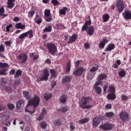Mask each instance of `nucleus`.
Returning <instances> with one entry per match:
<instances>
[{
  "label": "nucleus",
  "mask_w": 131,
  "mask_h": 131,
  "mask_svg": "<svg viewBox=\"0 0 131 131\" xmlns=\"http://www.w3.org/2000/svg\"><path fill=\"white\" fill-rule=\"evenodd\" d=\"M40 99L37 96H34L33 99L29 100L28 103L25 109L26 112H28L31 115H32L36 111L35 107L39 105Z\"/></svg>",
  "instance_id": "nucleus-1"
},
{
  "label": "nucleus",
  "mask_w": 131,
  "mask_h": 131,
  "mask_svg": "<svg viewBox=\"0 0 131 131\" xmlns=\"http://www.w3.org/2000/svg\"><path fill=\"white\" fill-rule=\"evenodd\" d=\"M91 98L88 97H82L81 100L79 101V105L80 108H82L83 109H90V108H92L93 106L92 105H86L89 104V102Z\"/></svg>",
  "instance_id": "nucleus-2"
},
{
  "label": "nucleus",
  "mask_w": 131,
  "mask_h": 131,
  "mask_svg": "<svg viewBox=\"0 0 131 131\" xmlns=\"http://www.w3.org/2000/svg\"><path fill=\"white\" fill-rule=\"evenodd\" d=\"M49 76H50V73L48 69H45L43 71V73L41 74L39 79L41 81L43 80H48L49 79Z\"/></svg>",
  "instance_id": "nucleus-3"
},
{
  "label": "nucleus",
  "mask_w": 131,
  "mask_h": 131,
  "mask_svg": "<svg viewBox=\"0 0 131 131\" xmlns=\"http://www.w3.org/2000/svg\"><path fill=\"white\" fill-rule=\"evenodd\" d=\"M47 48L48 49L49 53L51 54V55H54L55 53L57 52V47L53 43H48Z\"/></svg>",
  "instance_id": "nucleus-4"
},
{
  "label": "nucleus",
  "mask_w": 131,
  "mask_h": 131,
  "mask_svg": "<svg viewBox=\"0 0 131 131\" xmlns=\"http://www.w3.org/2000/svg\"><path fill=\"white\" fill-rule=\"evenodd\" d=\"M120 118L123 121H129V119H130V116L129 114L125 112H122L120 113Z\"/></svg>",
  "instance_id": "nucleus-5"
},
{
  "label": "nucleus",
  "mask_w": 131,
  "mask_h": 131,
  "mask_svg": "<svg viewBox=\"0 0 131 131\" xmlns=\"http://www.w3.org/2000/svg\"><path fill=\"white\" fill-rule=\"evenodd\" d=\"M116 7L118 9V12L119 13H121L123 9H124V5L123 4V2L121 1H119L117 2Z\"/></svg>",
  "instance_id": "nucleus-6"
},
{
  "label": "nucleus",
  "mask_w": 131,
  "mask_h": 131,
  "mask_svg": "<svg viewBox=\"0 0 131 131\" xmlns=\"http://www.w3.org/2000/svg\"><path fill=\"white\" fill-rule=\"evenodd\" d=\"M27 55L25 54L21 53L17 57V59L19 60L20 63H25L27 61Z\"/></svg>",
  "instance_id": "nucleus-7"
},
{
  "label": "nucleus",
  "mask_w": 131,
  "mask_h": 131,
  "mask_svg": "<svg viewBox=\"0 0 131 131\" xmlns=\"http://www.w3.org/2000/svg\"><path fill=\"white\" fill-rule=\"evenodd\" d=\"M113 125L111 124H105L99 126V128H102L104 130H108L112 129Z\"/></svg>",
  "instance_id": "nucleus-8"
},
{
  "label": "nucleus",
  "mask_w": 131,
  "mask_h": 131,
  "mask_svg": "<svg viewBox=\"0 0 131 131\" xmlns=\"http://www.w3.org/2000/svg\"><path fill=\"white\" fill-rule=\"evenodd\" d=\"M0 117L1 118V121L2 122H6L9 120V117L7 115V113H3L0 114Z\"/></svg>",
  "instance_id": "nucleus-9"
},
{
  "label": "nucleus",
  "mask_w": 131,
  "mask_h": 131,
  "mask_svg": "<svg viewBox=\"0 0 131 131\" xmlns=\"http://www.w3.org/2000/svg\"><path fill=\"white\" fill-rule=\"evenodd\" d=\"M123 16L125 18V19H127L129 20L131 19V13L129 10H125V11L123 13Z\"/></svg>",
  "instance_id": "nucleus-10"
},
{
  "label": "nucleus",
  "mask_w": 131,
  "mask_h": 131,
  "mask_svg": "<svg viewBox=\"0 0 131 131\" xmlns=\"http://www.w3.org/2000/svg\"><path fill=\"white\" fill-rule=\"evenodd\" d=\"M85 70L83 68H80L78 69L75 72L73 73L74 75H81L83 71Z\"/></svg>",
  "instance_id": "nucleus-11"
},
{
  "label": "nucleus",
  "mask_w": 131,
  "mask_h": 131,
  "mask_svg": "<svg viewBox=\"0 0 131 131\" xmlns=\"http://www.w3.org/2000/svg\"><path fill=\"white\" fill-rule=\"evenodd\" d=\"M92 123L94 126H98L100 124V118L96 117L93 119Z\"/></svg>",
  "instance_id": "nucleus-12"
},
{
  "label": "nucleus",
  "mask_w": 131,
  "mask_h": 131,
  "mask_svg": "<svg viewBox=\"0 0 131 131\" xmlns=\"http://www.w3.org/2000/svg\"><path fill=\"white\" fill-rule=\"evenodd\" d=\"M108 42V40L106 38H103L99 45V49H104L105 45Z\"/></svg>",
  "instance_id": "nucleus-13"
},
{
  "label": "nucleus",
  "mask_w": 131,
  "mask_h": 131,
  "mask_svg": "<svg viewBox=\"0 0 131 131\" xmlns=\"http://www.w3.org/2000/svg\"><path fill=\"white\" fill-rule=\"evenodd\" d=\"M76 39H77V35L74 34L72 36L70 37L69 42L70 43H72L74 42Z\"/></svg>",
  "instance_id": "nucleus-14"
},
{
  "label": "nucleus",
  "mask_w": 131,
  "mask_h": 131,
  "mask_svg": "<svg viewBox=\"0 0 131 131\" xmlns=\"http://www.w3.org/2000/svg\"><path fill=\"white\" fill-rule=\"evenodd\" d=\"M94 32L95 28H94V27L93 26H90L86 31L87 33L89 34V35H93Z\"/></svg>",
  "instance_id": "nucleus-15"
},
{
  "label": "nucleus",
  "mask_w": 131,
  "mask_h": 131,
  "mask_svg": "<svg viewBox=\"0 0 131 131\" xmlns=\"http://www.w3.org/2000/svg\"><path fill=\"white\" fill-rule=\"evenodd\" d=\"M15 0H8L7 8H8V9H12V8H14V6H15V4L13 3V2H15Z\"/></svg>",
  "instance_id": "nucleus-16"
},
{
  "label": "nucleus",
  "mask_w": 131,
  "mask_h": 131,
  "mask_svg": "<svg viewBox=\"0 0 131 131\" xmlns=\"http://www.w3.org/2000/svg\"><path fill=\"white\" fill-rule=\"evenodd\" d=\"M24 106V100H19L16 103V109L19 110L21 107Z\"/></svg>",
  "instance_id": "nucleus-17"
},
{
  "label": "nucleus",
  "mask_w": 131,
  "mask_h": 131,
  "mask_svg": "<svg viewBox=\"0 0 131 131\" xmlns=\"http://www.w3.org/2000/svg\"><path fill=\"white\" fill-rule=\"evenodd\" d=\"M71 81V77L69 76H65L62 79V82L63 83H67V82H70Z\"/></svg>",
  "instance_id": "nucleus-18"
},
{
  "label": "nucleus",
  "mask_w": 131,
  "mask_h": 131,
  "mask_svg": "<svg viewBox=\"0 0 131 131\" xmlns=\"http://www.w3.org/2000/svg\"><path fill=\"white\" fill-rule=\"evenodd\" d=\"M66 101H67V96L66 95H62L59 98V101L62 104H65Z\"/></svg>",
  "instance_id": "nucleus-19"
},
{
  "label": "nucleus",
  "mask_w": 131,
  "mask_h": 131,
  "mask_svg": "<svg viewBox=\"0 0 131 131\" xmlns=\"http://www.w3.org/2000/svg\"><path fill=\"white\" fill-rule=\"evenodd\" d=\"M105 78H107L106 75L105 74H101L98 76L97 80H100V81H102V80H103V79H105Z\"/></svg>",
  "instance_id": "nucleus-20"
},
{
  "label": "nucleus",
  "mask_w": 131,
  "mask_h": 131,
  "mask_svg": "<svg viewBox=\"0 0 131 131\" xmlns=\"http://www.w3.org/2000/svg\"><path fill=\"white\" fill-rule=\"evenodd\" d=\"M114 48H115V45H114V44H110L105 49V51L107 52L108 51H112V50H114Z\"/></svg>",
  "instance_id": "nucleus-21"
},
{
  "label": "nucleus",
  "mask_w": 131,
  "mask_h": 131,
  "mask_svg": "<svg viewBox=\"0 0 131 131\" xmlns=\"http://www.w3.org/2000/svg\"><path fill=\"white\" fill-rule=\"evenodd\" d=\"M26 37H28L29 38H32L33 37V32L32 30H30L27 32H25Z\"/></svg>",
  "instance_id": "nucleus-22"
},
{
  "label": "nucleus",
  "mask_w": 131,
  "mask_h": 131,
  "mask_svg": "<svg viewBox=\"0 0 131 131\" xmlns=\"http://www.w3.org/2000/svg\"><path fill=\"white\" fill-rule=\"evenodd\" d=\"M107 98L110 100H114L116 98V95L114 93H110L107 95Z\"/></svg>",
  "instance_id": "nucleus-23"
},
{
  "label": "nucleus",
  "mask_w": 131,
  "mask_h": 131,
  "mask_svg": "<svg viewBox=\"0 0 131 131\" xmlns=\"http://www.w3.org/2000/svg\"><path fill=\"white\" fill-rule=\"evenodd\" d=\"M15 28H16V29H24V28H25V25H23L21 23H18L16 24Z\"/></svg>",
  "instance_id": "nucleus-24"
},
{
  "label": "nucleus",
  "mask_w": 131,
  "mask_h": 131,
  "mask_svg": "<svg viewBox=\"0 0 131 131\" xmlns=\"http://www.w3.org/2000/svg\"><path fill=\"white\" fill-rule=\"evenodd\" d=\"M4 13L5 8H4V7H2L1 8H0V16H2V19H4V17H7V16H8V15L7 14H4Z\"/></svg>",
  "instance_id": "nucleus-25"
},
{
  "label": "nucleus",
  "mask_w": 131,
  "mask_h": 131,
  "mask_svg": "<svg viewBox=\"0 0 131 131\" xmlns=\"http://www.w3.org/2000/svg\"><path fill=\"white\" fill-rule=\"evenodd\" d=\"M94 89L95 90V92L98 95H101V94H102V88L100 86L94 87Z\"/></svg>",
  "instance_id": "nucleus-26"
},
{
  "label": "nucleus",
  "mask_w": 131,
  "mask_h": 131,
  "mask_svg": "<svg viewBox=\"0 0 131 131\" xmlns=\"http://www.w3.org/2000/svg\"><path fill=\"white\" fill-rule=\"evenodd\" d=\"M89 121H90V118H84L79 120L78 122L80 124H83L86 123V122H89Z\"/></svg>",
  "instance_id": "nucleus-27"
},
{
  "label": "nucleus",
  "mask_w": 131,
  "mask_h": 131,
  "mask_svg": "<svg viewBox=\"0 0 131 131\" xmlns=\"http://www.w3.org/2000/svg\"><path fill=\"white\" fill-rule=\"evenodd\" d=\"M68 110H69V107L68 106H62L59 110V111H60V112L63 113L67 112Z\"/></svg>",
  "instance_id": "nucleus-28"
},
{
  "label": "nucleus",
  "mask_w": 131,
  "mask_h": 131,
  "mask_svg": "<svg viewBox=\"0 0 131 131\" xmlns=\"http://www.w3.org/2000/svg\"><path fill=\"white\" fill-rule=\"evenodd\" d=\"M35 21L36 22V23H37V24H40V23H41V22H42V20L39 17V16L37 15L35 18Z\"/></svg>",
  "instance_id": "nucleus-29"
},
{
  "label": "nucleus",
  "mask_w": 131,
  "mask_h": 131,
  "mask_svg": "<svg viewBox=\"0 0 131 131\" xmlns=\"http://www.w3.org/2000/svg\"><path fill=\"white\" fill-rule=\"evenodd\" d=\"M95 74L96 73L91 72V71H89V72L88 75V78H89V79H93L95 77Z\"/></svg>",
  "instance_id": "nucleus-30"
},
{
  "label": "nucleus",
  "mask_w": 131,
  "mask_h": 131,
  "mask_svg": "<svg viewBox=\"0 0 131 131\" xmlns=\"http://www.w3.org/2000/svg\"><path fill=\"white\" fill-rule=\"evenodd\" d=\"M99 69V67L98 65H95L94 66H93L92 68L90 69V72H96V71H97V70Z\"/></svg>",
  "instance_id": "nucleus-31"
},
{
  "label": "nucleus",
  "mask_w": 131,
  "mask_h": 131,
  "mask_svg": "<svg viewBox=\"0 0 131 131\" xmlns=\"http://www.w3.org/2000/svg\"><path fill=\"white\" fill-rule=\"evenodd\" d=\"M67 10H68V8H63V9L59 10V14H60V15H65V14H66V11H67Z\"/></svg>",
  "instance_id": "nucleus-32"
},
{
  "label": "nucleus",
  "mask_w": 131,
  "mask_h": 131,
  "mask_svg": "<svg viewBox=\"0 0 131 131\" xmlns=\"http://www.w3.org/2000/svg\"><path fill=\"white\" fill-rule=\"evenodd\" d=\"M110 17L109 16V14H105L103 15L102 19H103V22H107L108 20Z\"/></svg>",
  "instance_id": "nucleus-33"
},
{
  "label": "nucleus",
  "mask_w": 131,
  "mask_h": 131,
  "mask_svg": "<svg viewBox=\"0 0 131 131\" xmlns=\"http://www.w3.org/2000/svg\"><path fill=\"white\" fill-rule=\"evenodd\" d=\"M40 126L42 128V129H46L47 128V126H48V124L46 122H41L40 123Z\"/></svg>",
  "instance_id": "nucleus-34"
},
{
  "label": "nucleus",
  "mask_w": 131,
  "mask_h": 131,
  "mask_svg": "<svg viewBox=\"0 0 131 131\" xmlns=\"http://www.w3.org/2000/svg\"><path fill=\"white\" fill-rule=\"evenodd\" d=\"M52 95L51 94H48L46 93L44 95V98L45 99V100H46V101H48L49 100V99H51V98H52Z\"/></svg>",
  "instance_id": "nucleus-35"
},
{
  "label": "nucleus",
  "mask_w": 131,
  "mask_h": 131,
  "mask_svg": "<svg viewBox=\"0 0 131 131\" xmlns=\"http://www.w3.org/2000/svg\"><path fill=\"white\" fill-rule=\"evenodd\" d=\"M51 31H52V27L51 26L46 27L45 29H43L44 32H51Z\"/></svg>",
  "instance_id": "nucleus-36"
},
{
  "label": "nucleus",
  "mask_w": 131,
  "mask_h": 131,
  "mask_svg": "<svg viewBox=\"0 0 131 131\" xmlns=\"http://www.w3.org/2000/svg\"><path fill=\"white\" fill-rule=\"evenodd\" d=\"M120 77H124L125 76V71L124 70H121L118 73Z\"/></svg>",
  "instance_id": "nucleus-37"
},
{
  "label": "nucleus",
  "mask_w": 131,
  "mask_h": 131,
  "mask_svg": "<svg viewBox=\"0 0 131 131\" xmlns=\"http://www.w3.org/2000/svg\"><path fill=\"white\" fill-rule=\"evenodd\" d=\"M30 58H33V60H36L38 59V56L37 55H35L34 53L30 54Z\"/></svg>",
  "instance_id": "nucleus-38"
},
{
  "label": "nucleus",
  "mask_w": 131,
  "mask_h": 131,
  "mask_svg": "<svg viewBox=\"0 0 131 131\" xmlns=\"http://www.w3.org/2000/svg\"><path fill=\"white\" fill-rule=\"evenodd\" d=\"M53 124L56 126H60V125H61V122L60 120H56L53 122Z\"/></svg>",
  "instance_id": "nucleus-39"
},
{
  "label": "nucleus",
  "mask_w": 131,
  "mask_h": 131,
  "mask_svg": "<svg viewBox=\"0 0 131 131\" xmlns=\"http://www.w3.org/2000/svg\"><path fill=\"white\" fill-rule=\"evenodd\" d=\"M101 84H102V81L100 80H97V81H96L94 85V88L99 87V85H101Z\"/></svg>",
  "instance_id": "nucleus-40"
},
{
  "label": "nucleus",
  "mask_w": 131,
  "mask_h": 131,
  "mask_svg": "<svg viewBox=\"0 0 131 131\" xmlns=\"http://www.w3.org/2000/svg\"><path fill=\"white\" fill-rule=\"evenodd\" d=\"M105 116L106 117H113V116H114V113L112 112L106 113Z\"/></svg>",
  "instance_id": "nucleus-41"
},
{
  "label": "nucleus",
  "mask_w": 131,
  "mask_h": 131,
  "mask_svg": "<svg viewBox=\"0 0 131 131\" xmlns=\"http://www.w3.org/2000/svg\"><path fill=\"white\" fill-rule=\"evenodd\" d=\"M21 74H22V71L17 70L15 73L14 77H16V78L19 77V76H20V75H21Z\"/></svg>",
  "instance_id": "nucleus-42"
},
{
  "label": "nucleus",
  "mask_w": 131,
  "mask_h": 131,
  "mask_svg": "<svg viewBox=\"0 0 131 131\" xmlns=\"http://www.w3.org/2000/svg\"><path fill=\"white\" fill-rule=\"evenodd\" d=\"M8 66H9V64L7 63L0 62V68H6Z\"/></svg>",
  "instance_id": "nucleus-43"
},
{
  "label": "nucleus",
  "mask_w": 131,
  "mask_h": 131,
  "mask_svg": "<svg viewBox=\"0 0 131 131\" xmlns=\"http://www.w3.org/2000/svg\"><path fill=\"white\" fill-rule=\"evenodd\" d=\"M24 96L27 99V100H29L30 99V96L29 95V93L24 92Z\"/></svg>",
  "instance_id": "nucleus-44"
},
{
  "label": "nucleus",
  "mask_w": 131,
  "mask_h": 131,
  "mask_svg": "<svg viewBox=\"0 0 131 131\" xmlns=\"http://www.w3.org/2000/svg\"><path fill=\"white\" fill-rule=\"evenodd\" d=\"M50 72L52 78L55 77V76H56V71H55V70L51 69L50 70Z\"/></svg>",
  "instance_id": "nucleus-45"
},
{
  "label": "nucleus",
  "mask_w": 131,
  "mask_h": 131,
  "mask_svg": "<svg viewBox=\"0 0 131 131\" xmlns=\"http://www.w3.org/2000/svg\"><path fill=\"white\" fill-rule=\"evenodd\" d=\"M7 70H8L6 69L0 70V75H6V74H7V73H6Z\"/></svg>",
  "instance_id": "nucleus-46"
},
{
  "label": "nucleus",
  "mask_w": 131,
  "mask_h": 131,
  "mask_svg": "<svg viewBox=\"0 0 131 131\" xmlns=\"http://www.w3.org/2000/svg\"><path fill=\"white\" fill-rule=\"evenodd\" d=\"M45 15L46 16H51V10L49 9H46L45 11Z\"/></svg>",
  "instance_id": "nucleus-47"
},
{
  "label": "nucleus",
  "mask_w": 131,
  "mask_h": 131,
  "mask_svg": "<svg viewBox=\"0 0 131 131\" xmlns=\"http://www.w3.org/2000/svg\"><path fill=\"white\" fill-rule=\"evenodd\" d=\"M46 22H51L52 21V17L51 15L46 16L45 17Z\"/></svg>",
  "instance_id": "nucleus-48"
},
{
  "label": "nucleus",
  "mask_w": 131,
  "mask_h": 131,
  "mask_svg": "<svg viewBox=\"0 0 131 131\" xmlns=\"http://www.w3.org/2000/svg\"><path fill=\"white\" fill-rule=\"evenodd\" d=\"M25 37H26V33H24L18 36L19 39H24V38H25Z\"/></svg>",
  "instance_id": "nucleus-49"
},
{
  "label": "nucleus",
  "mask_w": 131,
  "mask_h": 131,
  "mask_svg": "<svg viewBox=\"0 0 131 131\" xmlns=\"http://www.w3.org/2000/svg\"><path fill=\"white\" fill-rule=\"evenodd\" d=\"M35 14V11L31 10L29 12V17H33V15Z\"/></svg>",
  "instance_id": "nucleus-50"
},
{
  "label": "nucleus",
  "mask_w": 131,
  "mask_h": 131,
  "mask_svg": "<svg viewBox=\"0 0 131 131\" xmlns=\"http://www.w3.org/2000/svg\"><path fill=\"white\" fill-rule=\"evenodd\" d=\"M25 119L26 121H27V122H30L31 121V118H30L29 116H26Z\"/></svg>",
  "instance_id": "nucleus-51"
},
{
  "label": "nucleus",
  "mask_w": 131,
  "mask_h": 131,
  "mask_svg": "<svg viewBox=\"0 0 131 131\" xmlns=\"http://www.w3.org/2000/svg\"><path fill=\"white\" fill-rule=\"evenodd\" d=\"M8 107L10 110H13L15 108V106L13 104L9 103L8 104Z\"/></svg>",
  "instance_id": "nucleus-52"
},
{
  "label": "nucleus",
  "mask_w": 131,
  "mask_h": 131,
  "mask_svg": "<svg viewBox=\"0 0 131 131\" xmlns=\"http://www.w3.org/2000/svg\"><path fill=\"white\" fill-rule=\"evenodd\" d=\"M70 128L71 131L74 130V129H75V126H74V124L73 123H70Z\"/></svg>",
  "instance_id": "nucleus-53"
},
{
  "label": "nucleus",
  "mask_w": 131,
  "mask_h": 131,
  "mask_svg": "<svg viewBox=\"0 0 131 131\" xmlns=\"http://www.w3.org/2000/svg\"><path fill=\"white\" fill-rule=\"evenodd\" d=\"M5 52V47L3 45H0V53H4Z\"/></svg>",
  "instance_id": "nucleus-54"
},
{
  "label": "nucleus",
  "mask_w": 131,
  "mask_h": 131,
  "mask_svg": "<svg viewBox=\"0 0 131 131\" xmlns=\"http://www.w3.org/2000/svg\"><path fill=\"white\" fill-rule=\"evenodd\" d=\"M70 67H71V65L70 64V62H69L67 65V72H69L70 71Z\"/></svg>",
  "instance_id": "nucleus-55"
},
{
  "label": "nucleus",
  "mask_w": 131,
  "mask_h": 131,
  "mask_svg": "<svg viewBox=\"0 0 131 131\" xmlns=\"http://www.w3.org/2000/svg\"><path fill=\"white\" fill-rule=\"evenodd\" d=\"M12 44V41H7L5 42V45L7 46V47H10L11 45Z\"/></svg>",
  "instance_id": "nucleus-56"
},
{
  "label": "nucleus",
  "mask_w": 131,
  "mask_h": 131,
  "mask_svg": "<svg viewBox=\"0 0 131 131\" xmlns=\"http://www.w3.org/2000/svg\"><path fill=\"white\" fill-rule=\"evenodd\" d=\"M110 91L111 93H115V88L114 87L111 86L109 87Z\"/></svg>",
  "instance_id": "nucleus-57"
},
{
  "label": "nucleus",
  "mask_w": 131,
  "mask_h": 131,
  "mask_svg": "<svg viewBox=\"0 0 131 131\" xmlns=\"http://www.w3.org/2000/svg\"><path fill=\"white\" fill-rule=\"evenodd\" d=\"M52 3L54 6H57V5H59V2L57 0H52Z\"/></svg>",
  "instance_id": "nucleus-58"
},
{
  "label": "nucleus",
  "mask_w": 131,
  "mask_h": 131,
  "mask_svg": "<svg viewBox=\"0 0 131 131\" xmlns=\"http://www.w3.org/2000/svg\"><path fill=\"white\" fill-rule=\"evenodd\" d=\"M12 26L13 25H12V24L8 25L6 27V31H7V32H9L10 31V28H12Z\"/></svg>",
  "instance_id": "nucleus-59"
},
{
  "label": "nucleus",
  "mask_w": 131,
  "mask_h": 131,
  "mask_svg": "<svg viewBox=\"0 0 131 131\" xmlns=\"http://www.w3.org/2000/svg\"><path fill=\"white\" fill-rule=\"evenodd\" d=\"M89 28V26H87L86 25H84L82 27V31H85Z\"/></svg>",
  "instance_id": "nucleus-60"
},
{
  "label": "nucleus",
  "mask_w": 131,
  "mask_h": 131,
  "mask_svg": "<svg viewBox=\"0 0 131 131\" xmlns=\"http://www.w3.org/2000/svg\"><path fill=\"white\" fill-rule=\"evenodd\" d=\"M84 47L85 50H89L90 49V45L88 43H84Z\"/></svg>",
  "instance_id": "nucleus-61"
},
{
  "label": "nucleus",
  "mask_w": 131,
  "mask_h": 131,
  "mask_svg": "<svg viewBox=\"0 0 131 131\" xmlns=\"http://www.w3.org/2000/svg\"><path fill=\"white\" fill-rule=\"evenodd\" d=\"M108 89V84H105L103 86V92L104 93H105L106 92V91H107Z\"/></svg>",
  "instance_id": "nucleus-62"
},
{
  "label": "nucleus",
  "mask_w": 131,
  "mask_h": 131,
  "mask_svg": "<svg viewBox=\"0 0 131 131\" xmlns=\"http://www.w3.org/2000/svg\"><path fill=\"white\" fill-rule=\"evenodd\" d=\"M121 99L122 101H123L124 100H127V96H126V95H122L121 97Z\"/></svg>",
  "instance_id": "nucleus-63"
},
{
  "label": "nucleus",
  "mask_w": 131,
  "mask_h": 131,
  "mask_svg": "<svg viewBox=\"0 0 131 131\" xmlns=\"http://www.w3.org/2000/svg\"><path fill=\"white\" fill-rule=\"evenodd\" d=\"M20 84V80H15L14 81L15 85H19Z\"/></svg>",
  "instance_id": "nucleus-64"
}]
</instances>
